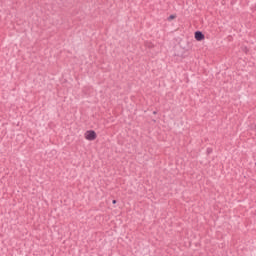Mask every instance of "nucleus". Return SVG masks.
Returning a JSON list of instances; mask_svg holds the SVG:
<instances>
[{"instance_id":"obj_1","label":"nucleus","mask_w":256,"mask_h":256,"mask_svg":"<svg viewBox=\"0 0 256 256\" xmlns=\"http://www.w3.org/2000/svg\"><path fill=\"white\" fill-rule=\"evenodd\" d=\"M85 139H87V141H95V139H97V133L94 130H88L85 133Z\"/></svg>"},{"instance_id":"obj_2","label":"nucleus","mask_w":256,"mask_h":256,"mask_svg":"<svg viewBox=\"0 0 256 256\" xmlns=\"http://www.w3.org/2000/svg\"><path fill=\"white\" fill-rule=\"evenodd\" d=\"M195 39H196V41H203V39H205V35L201 31H196Z\"/></svg>"},{"instance_id":"obj_3","label":"nucleus","mask_w":256,"mask_h":256,"mask_svg":"<svg viewBox=\"0 0 256 256\" xmlns=\"http://www.w3.org/2000/svg\"><path fill=\"white\" fill-rule=\"evenodd\" d=\"M172 19H175V15H170V16L168 17V21H172Z\"/></svg>"},{"instance_id":"obj_4","label":"nucleus","mask_w":256,"mask_h":256,"mask_svg":"<svg viewBox=\"0 0 256 256\" xmlns=\"http://www.w3.org/2000/svg\"><path fill=\"white\" fill-rule=\"evenodd\" d=\"M212 152H213L212 149H210V148L207 149V153H212Z\"/></svg>"},{"instance_id":"obj_5","label":"nucleus","mask_w":256,"mask_h":256,"mask_svg":"<svg viewBox=\"0 0 256 256\" xmlns=\"http://www.w3.org/2000/svg\"><path fill=\"white\" fill-rule=\"evenodd\" d=\"M112 203H113V205H115V203H117V200H113Z\"/></svg>"}]
</instances>
